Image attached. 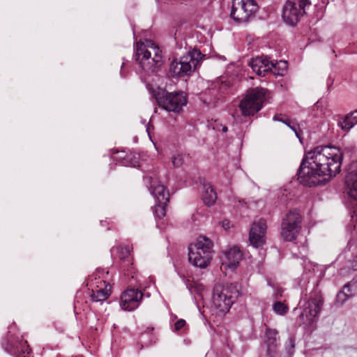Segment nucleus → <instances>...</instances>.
Returning <instances> with one entry per match:
<instances>
[{"label":"nucleus","mask_w":357,"mask_h":357,"mask_svg":"<svg viewBox=\"0 0 357 357\" xmlns=\"http://www.w3.org/2000/svg\"><path fill=\"white\" fill-rule=\"evenodd\" d=\"M204 192H202V200L205 205L213 206L217 200V193L210 183H203Z\"/></svg>","instance_id":"obj_24"},{"label":"nucleus","mask_w":357,"mask_h":357,"mask_svg":"<svg viewBox=\"0 0 357 357\" xmlns=\"http://www.w3.org/2000/svg\"><path fill=\"white\" fill-rule=\"evenodd\" d=\"M123 66V64H122V66H121V75H122V76L125 77V75H123V70H122Z\"/></svg>","instance_id":"obj_44"},{"label":"nucleus","mask_w":357,"mask_h":357,"mask_svg":"<svg viewBox=\"0 0 357 357\" xmlns=\"http://www.w3.org/2000/svg\"><path fill=\"white\" fill-rule=\"evenodd\" d=\"M119 153L116 160L121 165L127 167H136L139 166V156L132 152L125 153L124 151L117 152Z\"/></svg>","instance_id":"obj_19"},{"label":"nucleus","mask_w":357,"mask_h":357,"mask_svg":"<svg viewBox=\"0 0 357 357\" xmlns=\"http://www.w3.org/2000/svg\"><path fill=\"white\" fill-rule=\"evenodd\" d=\"M273 310L277 314L282 316L287 313L289 307L282 301H276L273 305Z\"/></svg>","instance_id":"obj_28"},{"label":"nucleus","mask_w":357,"mask_h":357,"mask_svg":"<svg viewBox=\"0 0 357 357\" xmlns=\"http://www.w3.org/2000/svg\"><path fill=\"white\" fill-rule=\"evenodd\" d=\"M222 131H223L224 132H226L227 131V128L226 126H224V127L222 128Z\"/></svg>","instance_id":"obj_43"},{"label":"nucleus","mask_w":357,"mask_h":357,"mask_svg":"<svg viewBox=\"0 0 357 357\" xmlns=\"http://www.w3.org/2000/svg\"><path fill=\"white\" fill-rule=\"evenodd\" d=\"M225 264L230 268H235L243 257L241 251L236 247L230 248L224 253Z\"/></svg>","instance_id":"obj_18"},{"label":"nucleus","mask_w":357,"mask_h":357,"mask_svg":"<svg viewBox=\"0 0 357 357\" xmlns=\"http://www.w3.org/2000/svg\"><path fill=\"white\" fill-rule=\"evenodd\" d=\"M310 0H287L282 8V17L289 26H295L311 6Z\"/></svg>","instance_id":"obj_8"},{"label":"nucleus","mask_w":357,"mask_h":357,"mask_svg":"<svg viewBox=\"0 0 357 357\" xmlns=\"http://www.w3.org/2000/svg\"><path fill=\"white\" fill-rule=\"evenodd\" d=\"M344 193L350 201L357 204V178H345Z\"/></svg>","instance_id":"obj_23"},{"label":"nucleus","mask_w":357,"mask_h":357,"mask_svg":"<svg viewBox=\"0 0 357 357\" xmlns=\"http://www.w3.org/2000/svg\"><path fill=\"white\" fill-rule=\"evenodd\" d=\"M161 46H136L134 57L142 69L147 73H155L162 63Z\"/></svg>","instance_id":"obj_4"},{"label":"nucleus","mask_w":357,"mask_h":357,"mask_svg":"<svg viewBox=\"0 0 357 357\" xmlns=\"http://www.w3.org/2000/svg\"><path fill=\"white\" fill-rule=\"evenodd\" d=\"M213 243L208 238L199 236L195 243L188 246V260L195 266L207 267L213 257Z\"/></svg>","instance_id":"obj_5"},{"label":"nucleus","mask_w":357,"mask_h":357,"mask_svg":"<svg viewBox=\"0 0 357 357\" xmlns=\"http://www.w3.org/2000/svg\"><path fill=\"white\" fill-rule=\"evenodd\" d=\"M134 45H144V43L142 40V39H140L139 42L134 43Z\"/></svg>","instance_id":"obj_41"},{"label":"nucleus","mask_w":357,"mask_h":357,"mask_svg":"<svg viewBox=\"0 0 357 357\" xmlns=\"http://www.w3.org/2000/svg\"><path fill=\"white\" fill-rule=\"evenodd\" d=\"M144 294L135 288H128L123 291L120 297V306L126 311H133L141 304Z\"/></svg>","instance_id":"obj_13"},{"label":"nucleus","mask_w":357,"mask_h":357,"mask_svg":"<svg viewBox=\"0 0 357 357\" xmlns=\"http://www.w3.org/2000/svg\"><path fill=\"white\" fill-rule=\"evenodd\" d=\"M154 330V328L153 326H149V327H146V328L140 334V340L141 341H142L143 338H144V336L145 335H151V340H149V342H145V345L146 346H149L150 344H151L152 343L155 342V335L153 334V331Z\"/></svg>","instance_id":"obj_32"},{"label":"nucleus","mask_w":357,"mask_h":357,"mask_svg":"<svg viewBox=\"0 0 357 357\" xmlns=\"http://www.w3.org/2000/svg\"><path fill=\"white\" fill-rule=\"evenodd\" d=\"M146 43H148V45H156V44L153 42V40H149V39H148V40H146Z\"/></svg>","instance_id":"obj_39"},{"label":"nucleus","mask_w":357,"mask_h":357,"mask_svg":"<svg viewBox=\"0 0 357 357\" xmlns=\"http://www.w3.org/2000/svg\"><path fill=\"white\" fill-rule=\"evenodd\" d=\"M216 56H218L220 58V59H221V60H223V61H226L227 60V59H226V57L225 56L216 55Z\"/></svg>","instance_id":"obj_42"},{"label":"nucleus","mask_w":357,"mask_h":357,"mask_svg":"<svg viewBox=\"0 0 357 357\" xmlns=\"http://www.w3.org/2000/svg\"><path fill=\"white\" fill-rule=\"evenodd\" d=\"M266 229V221L263 218L252 223L249 232V241L254 248H261L265 244Z\"/></svg>","instance_id":"obj_14"},{"label":"nucleus","mask_w":357,"mask_h":357,"mask_svg":"<svg viewBox=\"0 0 357 357\" xmlns=\"http://www.w3.org/2000/svg\"><path fill=\"white\" fill-rule=\"evenodd\" d=\"M349 299L346 292L342 289L337 294L335 301L337 303L343 305Z\"/></svg>","instance_id":"obj_34"},{"label":"nucleus","mask_w":357,"mask_h":357,"mask_svg":"<svg viewBox=\"0 0 357 357\" xmlns=\"http://www.w3.org/2000/svg\"><path fill=\"white\" fill-rule=\"evenodd\" d=\"M229 221L228 220H224L222 222V227L226 228V226H228L229 225Z\"/></svg>","instance_id":"obj_40"},{"label":"nucleus","mask_w":357,"mask_h":357,"mask_svg":"<svg viewBox=\"0 0 357 357\" xmlns=\"http://www.w3.org/2000/svg\"><path fill=\"white\" fill-rule=\"evenodd\" d=\"M280 337L275 328L266 327L264 331V344L267 357H277L280 346Z\"/></svg>","instance_id":"obj_16"},{"label":"nucleus","mask_w":357,"mask_h":357,"mask_svg":"<svg viewBox=\"0 0 357 357\" xmlns=\"http://www.w3.org/2000/svg\"><path fill=\"white\" fill-rule=\"evenodd\" d=\"M167 204H162L156 202L154 206L155 216L158 219L163 218L166 215V206Z\"/></svg>","instance_id":"obj_29"},{"label":"nucleus","mask_w":357,"mask_h":357,"mask_svg":"<svg viewBox=\"0 0 357 357\" xmlns=\"http://www.w3.org/2000/svg\"><path fill=\"white\" fill-rule=\"evenodd\" d=\"M117 257L121 262L123 271L132 273V257L130 255V248L128 245H119L116 247Z\"/></svg>","instance_id":"obj_17"},{"label":"nucleus","mask_w":357,"mask_h":357,"mask_svg":"<svg viewBox=\"0 0 357 357\" xmlns=\"http://www.w3.org/2000/svg\"><path fill=\"white\" fill-rule=\"evenodd\" d=\"M217 84L220 85L218 89L222 93L229 88V85L225 82H221V84L218 83Z\"/></svg>","instance_id":"obj_37"},{"label":"nucleus","mask_w":357,"mask_h":357,"mask_svg":"<svg viewBox=\"0 0 357 357\" xmlns=\"http://www.w3.org/2000/svg\"><path fill=\"white\" fill-rule=\"evenodd\" d=\"M268 90L261 87L248 89L243 96L239 109L243 116H253L264 107Z\"/></svg>","instance_id":"obj_7"},{"label":"nucleus","mask_w":357,"mask_h":357,"mask_svg":"<svg viewBox=\"0 0 357 357\" xmlns=\"http://www.w3.org/2000/svg\"><path fill=\"white\" fill-rule=\"evenodd\" d=\"M312 43V41L309 42V43H307V45H311Z\"/></svg>","instance_id":"obj_46"},{"label":"nucleus","mask_w":357,"mask_h":357,"mask_svg":"<svg viewBox=\"0 0 357 357\" xmlns=\"http://www.w3.org/2000/svg\"><path fill=\"white\" fill-rule=\"evenodd\" d=\"M188 157V155L183 153H177L176 155L172 157V163L174 167H181L185 162V158Z\"/></svg>","instance_id":"obj_30"},{"label":"nucleus","mask_w":357,"mask_h":357,"mask_svg":"<svg viewBox=\"0 0 357 357\" xmlns=\"http://www.w3.org/2000/svg\"><path fill=\"white\" fill-rule=\"evenodd\" d=\"M357 124V109L351 112L338 121V126L342 130L349 131Z\"/></svg>","instance_id":"obj_26"},{"label":"nucleus","mask_w":357,"mask_h":357,"mask_svg":"<svg viewBox=\"0 0 357 357\" xmlns=\"http://www.w3.org/2000/svg\"><path fill=\"white\" fill-rule=\"evenodd\" d=\"M342 290L351 298L357 294V284L353 280L350 281L344 285Z\"/></svg>","instance_id":"obj_27"},{"label":"nucleus","mask_w":357,"mask_h":357,"mask_svg":"<svg viewBox=\"0 0 357 357\" xmlns=\"http://www.w3.org/2000/svg\"><path fill=\"white\" fill-rule=\"evenodd\" d=\"M331 51H332V53H333V54H335V51L334 50H331Z\"/></svg>","instance_id":"obj_45"},{"label":"nucleus","mask_w":357,"mask_h":357,"mask_svg":"<svg viewBox=\"0 0 357 357\" xmlns=\"http://www.w3.org/2000/svg\"><path fill=\"white\" fill-rule=\"evenodd\" d=\"M143 179L150 193L155 198L156 202L169 203V194L166 187L160 184L158 181L152 176H144Z\"/></svg>","instance_id":"obj_15"},{"label":"nucleus","mask_w":357,"mask_h":357,"mask_svg":"<svg viewBox=\"0 0 357 357\" xmlns=\"http://www.w3.org/2000/svg\"><path fill=\"white\" fill-rule=\"evenodd\" d=\"M274 64H275V67L274 68H276L277 65H281V68H282V73H278V74H280V75H282L283 73L285 72L287 68V63L286 61H280L278 63V62L274 63Z\"/></svg>","instance_id":"obj_36"},{"label":"nucleus","mask_w":357,"mask_h":357,"mask_svg":"<svg viewBox=\"0 0 357 357\" xmlns=\"http://www.w3.org/2000/svg\"><path fill=\"white\" fill-rule=\"evenodd\" d=\"M302 218L296 209L289 211L282 218L281 223V236L286 241L296 239L301 228Z\"/></svg>","instance_id":"obj_10"},{"label":"nucleus","mask_w":357,"mask_h":357,"mask_svg":"<svg viewBox=\"0 0 357 357\" xmlns=\"http://www.w3.org/2000/svg\"><path fill=\"white\" fill-rule=\"evenodd\" d=\"M285 350L288 355L291 357L293 356L295 351V338L289 337L285 343Z\"/></svg>","instance_id":"obj_33"},{"label":"nucleus","mask_w":357,"mask_h":357,"mask_svg":"<svg viewBox=\"0 0 357 357\" xmlns=\"http://www.w3.org/2000/svg\"><path fill=\"white\" fill-rule=\"evenodd\" d=\"M245 14L248 17L249 22L252 20L259 10V6L255 0H240L238 1Z\"/></svg>","instance_id":"obj_25"},{"label":"nucleus","mask_w":357,"mask_h":357,"mask_svg":"<svg viewBox=\"0 0 357 357\" xmlns=\"http://www.w3.org/2000/svg\"><path fill=\"white\" fill-rule=\"evenodd\" d=\"M342 156L336 147H315L303 158L297 172L298 180L302 185L312 187L320 183V176H335L340 171Z\"/></svg>","instance_id":"obj_1"},{"label":"nucleus","mask_w":357,"mask_h":357,"mask_svg":"<svg viewBox=\"0 0 357 357\" xmlns=\"http://www.w3.org/2000/svg\"><path fill=\"white\" fill-rule=\"evenodd\" d=\"M185 324H186V321L184 319H178L174 324V331H180L181 328H183L185 326Z\"/></svg>","instance_id":"obj_35"},{"label":"nucleus","mask_w":357,"mask_h":357,"mask_svg":"<svg viewBox=\"0 0 357 357\" xmlns=\"http://www.w3.org/2000/svg\"><path fill=\"white\" fill-rule=\"evenodd\" d=\"M262 61H263V65H271V62H274V61H271L270 60V58H267V57H265V58H261Z\"/></svg>","instance_id":"obj_38"},{"label":"nucleus","mask_w":357,"mask_h":357,"mask_svg":"<svg viewBox=\"0 0 357 357\" xmlns=\"http://www.w3.org/2000/svg\"><path fill=\"white\" fill-rule=\"evenodd\" d=\"M146 87L158 107L167 112L179 114L188 103V98L182 91L169 92L149 83L146 84Z\"/></svg>","instance_id":"obj_2"},{"label":"nucleus","mask_w":357,"mask_h":357,"mask_svg":"<svg viewBox=\"0 0 357 357\" xmlns=\"http://www.w3.org/2000/svg\"><path fill=\"white\" fill-rule=\"evenodd\" d=\"M204 56L199 50L194 48L179 59H173L169 66L171 76L177 78L190 76L200 65Z\"/></svg>","instance_id":"obj_3"},{"label":"nucleus","mask_w":357,"mask_h":357,"mask_svg":"<svg viewBox=\"0 0 357 357\" xmlns=\"http://www.w3.org/2000/svg\"><path fill=\"white\" fill-rule=\"evenodd\" d=\"M345 178H357V160L351 162Z\"/></svg>","instance_id":"obj_31"},{"label":"nucleus","mask_w":357,"mask_h":357,"mask_svg":"<svg viewBox=\"0 0 357 357\" xmlns=\"http://www.w3.org/2000/svg\"><path fill=\"white\" fill-rule=\"evenodd\" d=\"M1 346L6 352L15 357H29L27 355L31 351L27 341L22 338L15 339L10 337L3 339Z\"/></svg>","instance_id":"obj_12"},{"label":"nucleus","mask_w":357,"mask_h":357,"mask_svg":"<svg viewBox=\"0 0 357 357\" xmlns=\"http://www.w3.org/2000/svg\"><path fill=\"white\" fill-rule=\"evenodd\" d=\"M86 286L91 291L90 296L93 302L102 303L111 294V285L106 282L100 275L94 273L86 280Z\"/></svg>","instance_id":"obj_11"},{"label":"nucleus","mask_w":357,"mask_h":357,"mask_svg":"<svg viewBox=\"0 0 357 357\" xmlns=\"http://www.w3.org/2000/svg\"><path fill=\"white\" fill-rule=\"evenodd\" d=\"M242 8L238 1L233 0L230 17L238 24L249 22L248 17Z\"/></svg>","instance_id":"obj_22"},{"label":"nucleus","mask_w":357,"mask_h":357,"mask_svg":"<svg viewBox=\"0 0 357 357\" xmlns=\"http://www.w3.org/2000/svg\"><path fill=\"white\" fill-rule=\"evenodd\" d=\"M239 296V292L234 286L215 285L212 296L213 307L216 313L225 315Z\"/></svg>","instance_id":"obj_6"},{"label":"nucleus","mask_w":357,"mask_h":357,"mask_svg":"<svg viewBox=\"0 0 357 357\" xmlns=\"http://www.w3.org/2000/svg\"><path fill=\"white\" fill-rule=\"evenodd\" d=\"M263 65V61L261 58L257 57L252 59L250 63V66L252 70L259 76L264 77L267 73L272 70L273 67H275L274 62H271V65Z\"/></svg>","instance_id":"obj_20"},{"label":"nucleus","mask_w":357,"mask_h":357,"mask_svg":"<svg viewBox=\"0 0 357 357\" xmlns=\"http://www.w3.org/2000/svg\"><path fill=\"white\" fill-rule=\"evenodd\" d=\"M273 120L275 121H280L288 126L296 135L297 138L301 141L303 138V132L300 128V126L296 122L292 121L290 119H289L286 116H283L282 114H275L273 117Z\"/></svg>","instance_id":"obj_21"},{"label":"nucleus","mask_w":357,"mask_h":357,"mask_svg":"<svg viewBox=\"0 0 357 357\" xmlns=\"http://www.w3.org/2000/svg\"><path fill=\"white\" fill-rule=\"evenodd\" d=\"M324 298L317 289L311 291L309 298L303 305V309L298 317L299 324H311L321 311Z\"/></svg>","instance_id":"obj_9"}]
</instances>
